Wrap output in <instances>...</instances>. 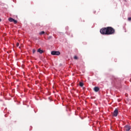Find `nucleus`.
<instances>
[{"instance_id":"obj_1","label":"nucleus","mask_w":131,"mask_h":131,"mask_svg":"<svg viewBox=\"0 0 131 131\" xmlns=\"http://www.w3.org/2000/svg\"><path fill=\"white\" fill-rule=\"evenodd\" d=\"M100 33L105 35H111L115 33V29L111 27L103 28L100 30Z\"/></svg>"},{"instance_id":"obj_2","label":"nucleus","mask_w":131,"mask_h":131,"mask_svg":"<svg viewBox=\"0 0 131 131\" xmlns=\"http://www.w3.org/2000/svg\"><path fill=\"white\" fill-rule=\"evenodd\" d=\"M61 53L59 51H53L51 52V55H53V56H59L60 55Z\"/></svg>"},{"instance_id":"obj_3","label":"nucleus","mask_w":131,"mask_h":131,"mask_svg":"<svg viewBox=\"0 0 131 131\" xmlns=\"http://www.w3.org/2000/svg\"><path fill=\"white\" fill-rule=\"evenodd\" d=\"M118 114V110H117V108H116L113 112V116L116 117V116H117Z\"/></svg>"},{"instance_id":"obj_4","label":"nucleus","mask_w":131,"mask_h":131,"mask_svg":"<svg viewBox=\"0 0 131 131\" xmlns=\"http://www.w3.org/2000/svg\"><path fill=\"white\" fill-rule=\"evenodd\" d=\"M130 126L128 125H126L124 127V129L126 131H129L130 130Z\"/></svg>"},{"instance_id":"obj_5","label":"nucleus","mask_w":131,"mask_h":131,"mask_svg":"<svg viewBox=\"0 0 131 131\" xmlns=\"http://www.w3.org/2000/svg\"><path fill=\"white\" fill-rule=\"evenodd\" d=\"M94 91L96 92H99V91H100V88L98 86H96L94 88Z\"/></svg>"},{"instance_id":"obj_6","label":"nucleus","mask_w":131,"mask_h":131,"mask_svg":"<svg viewBox=\"0 0 131 131\" xmlns=\"http://www.w3.org/2000/svg\"><path fill=\"white\" fill-rule=\"evenodd\" d=\"M37 52L40 54H42V53H43V51L41 50L40 49H38Z\"/></svg>"},{"instance_id":"obj_7","label":"nucleus","mask_w":131,"mask_h":131,"mask_svg":"<svg viewBox=\"0 0 131 131\" xmlns=\"http://www.w3.org/2000/svg\"><path fill=\"white\" fill-rule=\"evenodd\" d=\"M8 20H9V22H13L14 19L13 18L10 17L9 18Z\"/></svg>"},{"instance_id":"obj_8","label":"nucleus","mask_w":131,"mask_h":131,"mask_svg":"<svg viewBox=\"0 0 131 131\" xmlns=\"http://www.w3.org/2000/svg\"><path fill=\"white\" fill-rule=\"evenodd\" d=\"M45 31H41V32H40L39 33V34L40 35H42V34H45Z\"/></svg>"},{"instance_id":"obj_9","label":"nucleus","mask_w":131,"mask_h":131,"mask_svg":"<svg viewBox=\"0 0 131 131\" xmlns=\"http://www.w3.org/2000/svg\"><path fill=\"white\" fill-rule=\"evenodd\" d=\"M79 85L80 86H81V87L83 86V83L80 82Z\"/></svg>"},{"instance_id":"obj_10","label":"nucleus","mask_w":131,"mask_h":131,"mask_svg":"<svg viewBox=\"0 0 131 131\" xmlns=\"http://www.w3.org/2000/svg\"><path fill=\"white\" fill-rule=\"evenodd\" d=\"M74 59H75V60H77V59H78V57H77V56H75L74 57Z\"/></svg>"},{"instance_id":"obj_11","label":"nucleus","mask_w":131,"mask_h":131,"mask_svg":"<svg viewBox=\"0 0 131 131\" xmlns=\"http://www.w3.org/2000/svg\"><path fill=\"white\" fill-rule=\"evenodd\" d=\"M13 22H14V24H17V23L18 21H17V20L14 19Z\"/></svg>"},{"instance_id":"obj_12","label":"nucleus","mask_w":131,"mask_h":131,"mask_svg":"<svg viewBox=\"0 0 131 131\" xmlns=\"http://www.w3.org/2000/svg\"><path fill=\"white\" fill-rule=\"evenodd\" d=\"M36 51L35 49H33V54H34V53H35Z\"/></svg>"},{"instance_id":"obj_13","label":"nucleus","mask_w":131,"mask_h":131,"mask_svg":"<svg viewBox=\"0 0 131 131\" xmlns=\"http://www.w3.org/2000/svg\"><path fill=\"white\" fill-rule=\"evenodd\" d=\"M51 38H52V36L48 37V39H51Z\"/></svg>"},{"instance_id":"obj_14","label":"nucleus","mask_w":131,"mask_h":131,"mask_svg":"<svg viewBox=\"0 0 131 131\" xmlns=\"http://www.w3.org/2000/svg\"><path fill=\"white\" fill-rule=\"evenodd\" d=\"M128 21H131V17H129V18H128Z\"/></svg>"},{"instance_id":"obj_15","label":"nucleus","mask_w":131,"mask_h":131,"mask_svg":"<svg viewBox=\"0 0 131 131\" xmlns=\"http://www.w3.org/2000/svg\"><path fill=\"white\" fill-rule=\"evenodd\" d=\"M16 47H19V42H17V43H16Z\"/></svg>"},{"instance_id":"obj_16","label":"nucleus","mask_w":131,"mask_h":131,"mask_svg":"<svg viewBox=\"0 0 131 131\" xmlns=\"http://www.w3.org/2000/svg\"><path fill=\"white\" fill-rule=\"evenodd\" d=\"M1 21H2V19H0V22H1Z\"/></svg>"},{"instance_id":"obj_17","label":"nucleus","mask_w":131,"mask_h":131,"mask_svg":"<svg viewBox=\"0 0 131 131\" xmlns=\"http://www.w3.org/2000/svg\"><path fill=\"white\" fill-rule=\"evenodd\" d=\"M96 12H94V14H95Z\"/></svg>"}]
</instances>
